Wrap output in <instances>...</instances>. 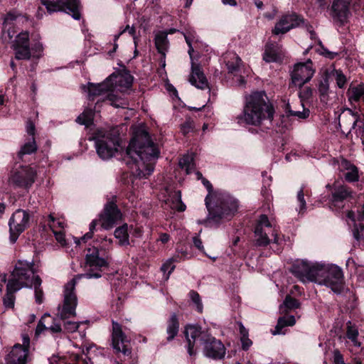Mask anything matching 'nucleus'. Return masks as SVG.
Masks as SVG:
<instances>
[{
    "label": "nucleus",
    "mask_w": 364,
    "mask_h": 364,
    "mask_svg": "<svg viewBox=\"0 0 364 364\" xmlns=\"http://www.w3.org/2000/svg\"><path fill=\"white\" fill-rule=\"evenodd\" d=\"M176 262V259L173 258H171L168 259L161 267V269L164 273H166L168 272V274L166 277V279H168L171 273L174 270L175 265L173 264V262Z\"/></svg>",
    "instance_id": "50"
},
{
    "label": "nucleus",
    "mask_w": 364,
    "mask_h": 364,
    "mask_svg": "<svg viewBox=\"0 0 364 364\" xmlns=\"http://www.w3.org/2000/svg\"><path fill=\"white\" fill-rule=\"evenodd\" d=\"M305 186H302L300 190L297 192L296 199L299 203V213L304 214L306 209V200L304 199Z\"/></svg>",
    "instance_id": "44"
},
{
    "label": "nucleus",
    "mask_w": 364,
    "mask_h": 364,
    "mask_svg": "<svg viewBox=\"0 0 364 364\" xmlns=\"http://www.w3.org/2000/svg\"><path fill=\"white\" fill-rule=\"evenodd\" d=\"M48 12L51 14L63 11L75 19L80 18V6L78 0H41Z\"/></svg>",
    "instance_id": "14"
},
{
    "label": "nucleus",
    "mask_w": 364,
    "mask_h": 364,
    "mask_svg": "<svg viewBox=\"0 0 364 364\" xmlns=\"http://www.w3.org/2000/svg\"><path fill=\"white\" fill-rule=\"evenodd\" d=\"M354 129L356 136L360 139L361 143L364 146V127L357 125Z\"/></svg>",
    "instance_id": "60"
},
{
    "label": "nucleus",
    "mask_w": 364,
    "mask_h": 364,
    "mask_svg": "<svg viewBox=\"0 0 364 364\" xmlns=\"http://www.w3.org/2000/svg\"><path fill=\"white\" fill-rule=\"evenodd\" d=\"M94 112L92 109L87 108L76 119V122L82 125L89 127L92 124Z\"/></svg>",
    "instance_id": "41"
},
{
    "label": "nucleus",
    "mask_w": 364,
    "mask_h": 364,
    "mask_svg": "<svg viewBox=\"0 0 364 364\" xmlns=\"http://www.w3.org/2000/svg\"><path fill=\"white\" fill-rule=\"evenodd\" d=\"M291 114L293 116L298 117L300 119H306L309 116V110L304 109L302 112L300 111H291Z\"/></svg>",
    "instance_id": "58"
},
{
    "label": "nucleus",
    "mask_w": 364,
    "mask_h": 364,
    "mask_svg": "<svg viewBox=\"0 0 364 364\" xmlns=\"http://www.w3.org/2000/svg\"><path fill=\"white\" fill-rule=\"evenodd\" d=\"M240 341L242 343V348L244 350H247L252 345V342L249 337L240 338Z\"/></svg>",
    "instance_id": "59"
},
{
    "label": "nucleus",
    "mask_w": 364,
    "mask_h": 364,
    "mask_svg": "<svg viewBox=\"0 0 364 364\" xmlns=\"http://www.w3.org/2000/svg\"><path fill=\"white\" fill-rule=\"evenodd\" d=\"M189 296L192 302L196 305V309L197 311L199 313H202L203 306L198 293L196 292V291L192 290L189 292Z\"/></svg>",
    "instance_id": "47"
},
{
    "label": "nucleus",
    "mask_w": 364,
    "mask_h": 364,
    "mask_svg": "<svg viewBox=\"0 0 364 364\" xmlns=\"http://www.w3.org/2000/svg\"><path fill=\"white\" fill-rule=\"evenodd\" d=\"M159 154L149 134L143 131L131 139L124 160L134 176L139 178H147L153 173Z\"/></svg>",
    "instance_id": "1"
},
{
    "label": "nucleus",
    "mask_w": 364,
    "mask_h": 364,
    "mask_svg": "<svg viewBox=\"0 0 364 364\" xmlns=\"http://www.w3.org/2000/svg\"><path fill=\"white\" fill-rule=\"evenodd\" d=\"M167 33L161 32L155 36V46L159 53L162 55V59H165L166 52L168 50V41L167 38ZM165 65V61L163 60V66Z\"/></svg>",
    "instance_id": "31"
},
{
    "label": "nucleus",
    "mask_w": 364,
    "mask_h": 364,
    "mask_svg": "<svg viewBox=\"0 0 364 364\" xmlns=\"http://www.w3.org/2000/svg\"><path fill=\"white\" fill-rule=\"evenodd\" d=\"M34 264L33 262L18 260L11 274L8 283H11L16 287V289H21L23 287L31 288L36 282Z\"/></svg>",
    "instance_id": "8"
},
{
    "label": "nucleus",
    "mask_w": 364,
    "mask_h": 364,
    "mask_svg": "<svg viewBox=\"0 0 364 364\" xmlns=\"http://www.w3.org/2000/svg\"><path fill=\"white\" fill-rule=\"evenodd\" d=\"M50 316L49 314H44L41 320L39 321L38 326L36 329V334L39 335L45 329H48L46 326L45 323L47 321V319H50Z\"/></svg>",
    "instance_id": "54"
},
{
    "label": "nucleus",
    "mask_w": 364,
    "mask_h": 364,
    "mask_svg": "<svg viewBox=\"0 0 364 364\" xmlns=\"http://www.w3.org/2000/svg\"><path fill=\"white\" fill-rule=\"evenodd\" d=\"M283 306L287 309H296L299 306V302L297 299L292 298L290 296H287L284 301ZM282 305L281 306V309Z\"/></svg>",
    "instance_id": "51"
},
{
    "label": "nucleus",
    "mask_w": 364,
    "mask_h": 364,
    "mask_svg": "<svg viewBox=\"0 0 364 364\" xmlns=\"http://www.w3.org/2000/svg\"><path fill=\"white\" fill-rule=\"evenodd\" d=\"M36 175L33 167L22 166L11 172L9 183L18 188L28 189L35 182Z\"/></svg>",
    "instance_id": "13"
},
{
    "label": "nucleus",
    "mask_w": 364,
    "mask_h": 364,
    "mask_svg": "<svg viewBox=\"0 0 364 364\" xmlns=\"http://www.w3.org/2000/svg\"><path fill=\"white\" fill-rule=\"evenodd\" d=\"M112 345L117 353H122L124 355L131 353L129 340L122 331L121 325L114 321H112Z\"/></svg>",
    "instance_id": "17"
},
{
    "label": "nucleus",
    "mask_w": 364,
    "mask_h": 364,
    "mask_svg": "<svg viewBox=\"0 0 364 364\" xmlns=\"http://www.w3.org/2000/svg\"><path fill=\"white\" fill-rule=\"evenodd\" d=\"M339 120H341L342 122H339V126L348 127L349 130L346 134V136L348 137L352 129H355L357 127V123L358 121V113L353 112V110L350 108L344 109L339 116Z\"/></svg>",
    "instance_id": "26"
},
{
    "label": "nucleus",
    "mask_w": 364,
    "mask_h": 364,
    "mask_svg": "<svg viewBox=\"0 0 364 364\" xmlns=\"http://www.w3.org/2000/svg\"><path fill=\"white\" fill-rule=\"evenodd\" d=\"M52 333H60L62 331L61 324L53 323L51 326L48 327Z\"/></svg>",
    "instance_id": "62"
},
{
    "label": "nucleus",
    "mask_w": 364,
    "mask_h": 364,
    "mask_svg": "<svg viewBox=\"0 0 364 364\" xmlns=\"http://www.w3.org/2000/svg\"><path fill=\"white\" fill-rule=\"evenodd\" d=\"M347 218L354 223L353 235L358 245L360 247H364V225L356 224L355 213L353 211H348Z\"/></svg>",
    "instance_id": "28"
},
{
    "label": "nucleus",
    "mask_w": 364,
    "mask_h": 364,
    "mask_svg": "<svg viewBox=\"0 0 364 364\" xmlns=\"http://www.w3.org/2000/svg\"><path fill=\"white\" fill-rule=\"evenodd\" d=\"M316 70L311 60L304 63H298L294 65L291 71V83L301 88L311 80Z\"/></svg>",
    "instance_id": "15"
},
{
    "label": "nucleus",
    "mask_w": 364,
    "mask_h": 364,
    "mask_svg": "<svg viewBox=\"0 0 364 364\" xmlns=\"http://www.w3.org/2000/svg\"><path fill=\"white\" fill-rule=\"evenodd\" d=\"M121 219L122 213L113 202L107 203L100 215L101 226L105 230L112 228Z\"/></svg>",
    "instance_id": "20"
},
{
    "label": "nucleus",
    "mask_w": 364,
    "mask_h": 364,
    "mask_svg": "<svg viewBox=\"0 0 364 364\" xmlns=\"http://www.w3.org/2000/svg\"><path fill=\"white\" fill-rule=\"evenodd\" d=\"M179 330V321L177 315L173 313L167 321L166 333L167 341H171L178 334Z\"/></svg>",
    "instance_id": "32"
},
{
    "label": "nucleus",
    "mask_w": 364,
    "mask_h": 364,
    "mask_svg": "<svg viewBox=\"0 0 364 364\" xmlns=\"http://www.w3.org/2000/svg\"><path fill=\"white\" fill-rule=\"evenodd\" d=\"M351 0H333L331 6V15L335 20L344 23L349 16L350 4Z\"/></svg>",
    "instance_id": "23"
},
{
    "label": "nucleus",
    "mask_w": 364,
    "mask_h": 364,
    "mask_svg": "<svg viewBox=\"0 0 364 364\" xmlns=\"http://www.w3.org/2000/svg\"><path fill=\"white\" fill-rule=\"evenodd\" d=\"M179 166L186 171L187 174L192 173L195 169L193 156L189 154L184 155L179 160Z\"/></svg>",
    "instance_id": "42"
},
{
    "label": "nucleus",
    "mask_w": 364,
    "mask_h": 364,
    "mask_svg": "<svg viewBox=\"0 0 364 364\" xmlns=\"http://www.w3.org/2000/svg\"><path fill=\"white\" fill-rule=\"evenodd\" d=\"M170 240V236L167 233H161L159 236V240L165 244Z\"/></svg>",
    "instance_id": "64"
},
{
    "label": "nucleus",
    "mask_w": 364,
    "mask_h": 364,
    "mask_svg": "<svg viewBox=\"0 0 364 364\" xmlns=\"http://www.w3.org/2000/svg\"><path fill=\"white\" fill-rule=\"evenodd\" d=\"M16 18V16L13 13H8L6 16L4 18V23L5 29L7 28L8 26L12 25V21H14Z\"/></svg>",
    "instance_id": "57"
},
{
    "label": "nucleus",
    "mask_w": 364,
    "mask_h": 364,
    "mask_svg": "<svg viewBox=\"0 0 364 364\" xmlns=\"http://www.w3.org/2000/svg\"><path fill=\"white\" fill-rule=\"evenodd\" d=\"M97 155L103 160L112 158L118 151L119 146L118 138L109 132L97 129L93 134Z\"/></svg>",
    "instance_id": "9"
},
{
    "label": "nucleus",
    "mask_w": 364,
    "mask_h": 364,
    "mask_svg": "<svg viewBox=\"0 0 364 364\" xmlns=\"http://www.w3.org/2000/svg\"><path fill=\"white\" fill-rule=\"evenodd\" d=\"M30 220L29 213L23 210H16L9 221L10 240L14 243L21 233L28 226Z\"/></svg>",
    "instance_id": "16"
},
{
    "label": "nucleus",
    "mask_w": 364,
    "mask_h": 364,
    "mask_svg": "<svg viewBox=\"0 0 364 364\" xmlns=\"http://www.w3.org/2000/svg\"><path fill=\"white\" fill-rule=\"evenodd\" d=\"M129 228L127 223L118 227L114 230V237L118 240L119 245L127 246L129 245Z\"/></svg>",
    "instance_id": "33"
},
{
    "label": "nucleus",
    "mask_w": 364,
    "mask_h": 364,
    "mask_svg": "<svg viewBox=\"0 0 364 364\" xmlns=\"http://www.w3.org/2000/svg\"><path fill=\"white\" fill-rule=\"evenodd\" d=\"M240 338L248 337V331L245 328L242 323H239Z\"/></svg>",
    "instance_id": "63"
},
{
    "label": "nucleus",
    "mask_w": 364,
    "mask_h": 364,
    "mask_svg": "<svg viewBox=\"0 0 364 364\" xmlns=\"http://www.w3.org/2000/svg\"><path fill=\"white\" fill-rule=\"evenodd\" d=\"M296 320L294 316H285L278 319L277 324L273 331V334L284 333L282 329L286 326H292L295 324Z\"/></svg>",
    "instance_id": "37"
},
{
    "label": "nucleus",
    "mask_w": 364,
    "mask_h": 364,
    "mask_svg": "<svg viewBox=\"0 0 364 364\" xmlns=\"http://www.w3.org/2000/svg\"><path fill=\"white\" fill-rule=\"evenodd\" d=\"M184 35V37H185V40H186V43L188 44V54L190 55V58L192 59L193 58V46H192V42L193 41V38H195V36H194V32L193 31H188V32H186V33H183Z\"/></svg>",
    "instance_id": "52"
},
{
    "label": "nucleus",
    "mask_w": 364,
    "mask_h": 364,
    "mask_svg": "<svg viewBox=\"0 0 364 364\" xmlns=\"http://www.w3.org/2000/svg\"><path fill=\"white\" fill-rule=\"evenodd\" d=\"M108 82L112 85L111 90L117 95V92H124L129 89L133 82V77L128 71H121L112 73L107 78Z\"/></svg>",
    "instance_id": "18"
},
{
    "label": "nucleus",
    "mask_w": 364,
    "mask_h": 364,
    "mask_svg": "<svg viewBox=\"0 0 364 364\" xmlns=\"http://www.w3.org/2000/svg\"><path fill=\"white\" fill-rule=\"evenodd\" d=\"M77 278H73L68 282L64 288V299L62 306L58 307V316L63 322L64 329L67 332H75L83 322H74L68 319L75 317V309L77 305V299L75 292Z\"/></svg>",
    "instance_id": "7"
},
{
    "label": "nucleus",
    "mask_w": 364,
    "mask_h": 364,
    "mask_svg": "<svg viewBox=\"0 0 364 364\" xmlns=\"http://www.w3.org/2000/svg\"><path fill=\"white\" fill-rule=\"evenodd\" d=\"M28 353L26 348H23L21 344H16L8 355V362L11 364H25Z\"/></svg>",
    "instance_id": "27"
},
{
    "label": "nucleus",
    "mask_w": 364,
    "mask_h": 364,
    "mask_svg": "<svg viewBox=\"0 0 364 364\" xmlns=\"http://www.w3.org/2000/svg\"><path fill=\"white\" fill-rule=\"evenodd\" d=\"M41 285V279L39 277H36V282L33 283V288L35 290L36 301L38 304H41L43 301V291L40 289Z\"/></svg>",
    "instance_id": "45"
},
{
    "label": "nucleus",
    "mask_w": 364,
    "mask_h": 364,
    "mask_svg": "<svg viewBox=\"0 0 364 364\" xmlns=\"http://www.w3.org/2000/svg\"><path fill=\"white\" fill-rule=\"evenodd\" d=\"M193 129V126L191 122L187 121L181 125V132L183 134L186 135L191 132Z\"/></svg>",
    "instance_id": "56"
},
{
    "label": "nucleus",
    "mask_w": 364,
    "mask_h": 364,
    "mask_svg": "<svg viewBox=\"0 0 364 364\" xmlns=\"http://www.w3.org/2000/svg\"><path fill=\"white\" fill-rule=\"evenodd\" d=\"M190 83L196 87L204 90L208 87V80L200 67L192 62L191 73L189 77Z\"/></svg>",
    "instance_id": "24"
},
{
    "label": "nucleus",
    "mask_w": 364,
    "mask_h": 364,
    "mask_svg": "<svg viewBox=\"0 0 364 364\" xmlns=\"http://www.w3.org/2000/svg\"><path fill=\"white\" fill-rule=\"evenodd\" d=\"M94 112L92 109L87 108L76 119V122L82 125L89 127L92 124Z\"/></svg>",
    "instance_id": "40"
},
{
    "label": "nucleus",
    "mask_w": 364,
    "mask_h": 364,
    "mask_svg": "<svg viewBox=\"0 0 364 364\" xmlns=\"http://www.w3.org/2000/svg\"><path fill=\"white\" fill-rule=\"evenodd\" d=\"M112 240L106 237L100 238L98 247L87 249L86 264L88 267L85 274H79L75 278L77 281L84 277L86 279H97L102 277V268L108 266L107 251L112 248Z\"/></svg>",
    "instance_id": "6"
},
{
    "label": "nucleus",
    "mask_w": 364,
    "mask_h": 364,
    "mask_svg": "<svg viewBox=\"0 0 364 364\" xmlns=\"http://www.w3.org/2000/svg\"><path fill=\"white\" fill-rule=\"evenodd\" d=\"M291 272L304 284L314 282L325 285L337 294H340L343 287V271L336 264L297 260Z\"/></svg>",
    "instance_id": "2"
},
{
    "label": "nucleus",
    "mask_w": 364,
    "mask_h": 364,
    "mask_svg": "<svg viewBox=\"0 0 364 364\" xmlns=\"http://www.w3.org/2000/svg\"><path fill=\"white\" fill-rule=\"evenodd\" d=\"M328 73L329 77H333L335 79L338 87L341 89L345 87L347 82V77L341 70L333 68Z\"/></svg>",
    "instance_id": "38"
},
{
    "label": "nucleus",
    "mask_w": 364,
    "mask_h": 364,
    "mask_svg": "<svg viewBox=\"0 0 364 364\" xmlns=\"http://www.w3.org/2000/svg\"><path fill=\"white\" fill-rule=\"evenodd\" d=\"M225 62L228 72L235 73L239 70L242 60L237 54L230 53L225 57Z\"/></svg>",
    "instance_id": "36"
},
{
    "label": "nucleus",
    "mask_w": 364,
    "mask_h": 364,
    "mask_svg": "<svg viewBox=\"0 0 364 364\" xmlns=\"http://www.w3.org/2000/svg\"><path fill=\"white\" fill-rule=\"evenodd\" d=\"M97 225L96 220H92L91 223L90 224V231L85 234L80 239H78L77 237L75 238V242L77 245H79L80 242V240L83 242H86L87 240H90L92 237L94 231L95 230V228Z\"/></svg>",
    "instance_id": "48"
},
{
    "label": "nucleus",
    "mask_w": 364,
    "mask_h": 364,
    "mask_svg": "<svg viewBox=\"0 0 364 364\" xmlns=\"http://www.w3.org/2000/svg\"><path fill=\"white\" fill-rule=\"evenodd\" d=\"M300 91L299 92V97L302 102V105L304 106V102L309 100L313 94V90L310 87H304L303 88H300Z\"/></svg>",
    "instance_id": "49"
},
{
    "label": "nucleus",
    "mask_w": 364,
    "mask_h": 364,
    "mask_svg": "<svg viewBox=\"0 0 364 364\" xmlns=\"http://www.w3.org/2000/svg\"><path fill=\"white\" fill-rule=\"evenodd\" d=\"M352 190L346 185L334 183L331 189V206L338 210L344 207V202L352 198Z\"/></svg>",
    "instance_id": "21"
},
{
    "label": "nucleus",
    "mask_w": 364,
    "mask_h": 364,
    "mask_svg": "<svg viewBox=\"0 0 364 364\" xmlns=\"http://www.w3.org/2000/svg\"><path fill=\"white\" fill-rule=\"evenodd\" d=\"M358 330L357 327L352 325L351 322L347 323L346 337L353 343L355 346H360V343L358 341Z\"/></svg>",
    "instance_id": "43"
},
{
    "label": "nucleus",
    "mask_w": 364,
    "mask_h": 364,
    "mask_svg": "<svg viewBox=\"0 0 364 364\" xmlns=\"http://www.w3.org/2000/svg\"><path fill=\"white\" fill-rule=\"evenodd\" d=\"M345 178L349 182H354L358 180V170L355 166H352L349 171L345 173Z\"/></svg>",
    "instance_id": "55"
},
{
    "label": "nucleus",
    "mask_w": 364,
    "mask_h": 364,
    "mask_svg": "<svg viewBox=\"0 0 364 364\" xmlns=\"http://www.w3.org/2000/svg\"><path fill=\"white\" fill-rule=\"evenodd\" d=\"M203 183L208 191L205 199L208 215L205 223L218 224L230 220L237 210V200L226 192L216 191L212 193V185L205 178L203 179Z\"/></svg>",
    "instance_id": "3"
},
{
    "label": "nucleus",
    "mask_w": 364,
    "mask_h": 364,
    "mask_svg": "<svg viewBox=\"0 0 364 364\" xmlns=\"http://www.w3.org/2000/svg\"><path fill=\"white\" fill-rule=\"evenodd\" d=\"M318 92L321 103L326 106L329 105L331 102H330L329 83L327 79H325L319 83Z\"/></svg>",
    "instance_id": "35"
},
{
    "label": "nucleus",
    "mask_w": 364,
    "mask_h": 364,
    "mask_svg": "<svg viewBox=\"0 0 364 364\" xmlns=\"http://www.w3.org/2000/svg\"><path fill=\"white\" fill-rule=\"evenodd\" d=\"M126 32H128L129 34L133 37L135 48H136L138 38L135 35L136 30L134 26H129V25H127L124 28H123L122 31H120L118 34L114 36V41L116 42L118 40V38L120 37V36H122L123 33H124Z\"/></svg>",
    "instance_id": "46"
},
{
    "label": "nucleus",
    "mask_w": 364,
    "mask_h": 364,
    "mask_svg": "<svg viewBox=\"0 0 364 364\" xmlns=\"http://www.w3.org/2000/svg\"><path fill=\"white\" fill-rule=\"evenodd\" d=\"M184 334L187 342V350L190 356L196 355L194 346L196 340L203 346V355L213 360H220L225 355V347L223 343L213 337L208 331H202L196 324H188L185 327Z\"/></svg>",
    "instance_id": "5"
},
{
    "label": "nucleus",
    "mask_w": 364,
    "mask_h": 364,
    "mask_svg": "<svg viewBox=\"0 0 364 364\" xmlns=\"http://www.w3.org/2000/svg\"><path fill=\"white\" fill-rule=\"evenodd\" d=\"M304 23V18L295 13L285 14L276 23L272 32L274 35L284 34Z\"/></svg>",
    "instance_id": "19"
},
{
    "label": "nucleus",
    "mask_w": 364,
    "mask_h": 364,
    "mask_svg": "<svg viewBox=\"0 0 364 364\" xmlns=\"http://www.w3.org/2000/svg\"><path fill=\"white\" fill-rule=\"evenodd\" d=\"M347 96L351 105L364 100V83L350 87L348 90Z\"/></svg>",
    "instance_id": "30"
},
{
    "label": "nucleus",
    "mask_w": 364,
    "mask_h": 364,
    "mask_svg": "<svg viewBox=\"0 0 364 364\" xmlns=\"http://www.w3.org/2000/svg\"><path fill=\"white\" fill-rule=\"evenodd\" d=\"M193 242L196 247H197L200 251H204V247L203 245L202 241L198 235L193 237Z\"/></svg>",
    "instance_id": "61"
},
{
    "label": "nucleus",
    "mask_w": 364,
    "mask_h": 364,
    "mask_svg": "<svg viewBox=\"0 0 364 364\" xmlns=\"http://www.w3.org/2000/svg\"><path fill=\"white\" fill-rule=\"evenodd\" d=\"M110 85L106 78L101 83L95 84L89 82L87 85L88 99L95 100V97H101L105 102L115 107H124L127 105L126 101L112 92Z\"/></svg>",
    "instance_id": "10"
},
{
    "label": "nucleus",
    "mask_w": 364,
    "mask_h": 364,
    "mask_svg": "<svg viewBox=\"0 0 364 364\" xmlns=\"http://www.w3.org/2000/svg\"><path fill=\"white\" fill-rule=\"evenodd\" d=\"M267 100L263 91L254 92L247 96L243 112L237 117L238 122H243L253 126H260L267 122L271 125L274 110Z\"/></svg>",
    "instance_id": "4"
},
{
    "label": "nucleus",
    "mask_w": 364,
    "mask_h": 364,
    "mask_svg": "<svg viewBox=\"0 0 364 364\" xmlns=\"http://www.w3.org/2000/svg\"><path fill=\"white\" fill-rule=\"evenodd\" d=\"M50 227V228L52 230L55 237L56 240L62 245L65 246L66 245V240L65 238V234L62 230H55V218L53 215H49L47 216L46 220H45Z\"/></svg>",
    "instance_id": "34"
},
{
    "label": "nucleus",
    "mask_w": 364,
    "mask_h": 364,
    "mask_svg": "<svg viewBox=\"0 0 364 364\" xmlns=\"http://www.w3.org/2000/svg\"><path fill=\"white\" fill-rule=\"evenodd\" d=\"M255 244L258 247L267 246L272 241L279 242L277 231L266 215H261L255 228Z\"/></svg>",
    "instance_id": "11"
},
{
    "label": "nucleus",
    "mask_w": 364,
    "mask_h": 364,
    "mask_svg": "<svg viewBox=\"0 0 364 364\" xmlns=\"http://www.w3.org/2000/svg\"><path fill=\"white\" fill-rule=\"evenodd\" d=\"M165 192L167 194V196H165V203L171 209L176 210L180 212L186 210V205L181 200V194L180 191H173L169 188H166Z\"/></svg>",
    "instance_id": "25"
},
{
    "label": "nucleus",
    "mask_w": 364,
    "mask_h": 364,
    "mask_svg": "<svg viewBox=\"0 0 364 364\" xmlns=\"http://www.w3.org/2000/svg\"><path fill=\"white\" fill-rule=\"evenodd\" d=\"M16 288L11 283L7 284L6 294L4 297V304L7 308H12L14 306V293L19 290Z\"/></svg>",
    "instance_id": "39"
},
{
    "label": "nucleus",
    "mask_w": 364,
    "mask_h": 364,
    "mask_svg": "<svg viewBox=\"0 0 364 364\" xmlns=\"http://www.w3.org/2000/svg\"><path fill=\"white\" fill-rule=\"evenodd\" d=\"M28 33H18L13 42L12 48L15 50V56L18 60H28L31 57L40 58L43 52V45L39 42L33 44L31 48L28 46Z\"/></svg>",
    "instance_id": "12"
},
{
    "label": "nucleus",
    "mask_w": 364,
    "mask_h": 364,
    "mask_svg": "<svg viewBox=\"0 0 364 364\" xmlns=\"http://www.w3.org/2000/svg\"><path fill=\"white\" fill-rule=\"evenodd\" d=\"M280 58L279 46L274 43L265 46L263 60L267 63L277 62Z\"/></svg>",
    "instance_id": "29"
},
{
    "label": "nucleus",
    "mask_w": 364,
    "mask_h": 364,
    "mask_svg": "<svg viewBox=\"0 0 364 364\" xmlns=\"http://www.w3.org/2000/svg\"><path fill=\"white\" fill-rule=\"evenodd\" d=\"M26 132L27 136L18 152V157L21 159H22L24 155L35 153L38 149L35 139L36 127L34 123L30 119L26 122Z\"/></svg>",
    "instance_id": "22"
},
{
    "label": "nucleus",
    "mask_w": 364,
    "mask_h": 364,
    "mask_svg": "<svg viewBox=\"0 0 364 364\" xmlns=\"http://www.w3.org/2000/svg\"><path fill=\"white\" fill-rule=\"evenodd\" d=\"M16 33V31L14 29L12 25L8 26L6 29L4 26L3 27L2 38L4 41L11 40Z\"/></svg>",
    "instance_id": "53"
}]
</instances>
